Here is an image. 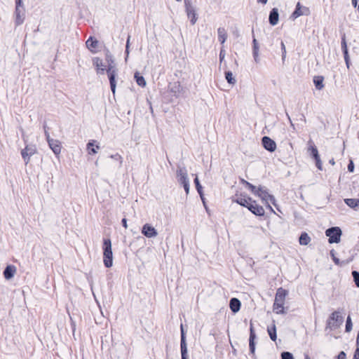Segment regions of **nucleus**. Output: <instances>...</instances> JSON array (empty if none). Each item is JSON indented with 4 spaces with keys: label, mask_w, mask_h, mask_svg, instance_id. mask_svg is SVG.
Instances as JSON below:
<instances>
[{
    "label": "nucleus",
    "mask_w": 359,
    "mask_h": 359,
    "mask_svg": "<svg viewBox=\"0 0 359 359\" xmlns=\"http://www.w3.org/2000/svg\"><path fill=\"white\" fill-rule=\"evenodd\" d=\"M287 294V291L283 289L282 287H280L277 290L275 301L273 305V310L277 314H283L285 313L283 305Z\"/></svg>",
    "instance_id": "obj_1"
},
{
    "label": "nucleus",
    "mask_w": 359,
    "mask_h": 359,
    "mask_svg": "<svg viewBox=\"0 0 359 359\" xmlns=\"http://www.w3.org/2000/svg\"><path fill=\"white\" fill-rule=\"evenodd\" d=\"M103 262L105 267L110 268L113 264V253L111 242L109 238H105L103 241Z\"/></svg>",
    "instance_id": "obj_2"
},
{
    "label": "nucleus",
    "mask_w": 359,
    "mask_h": 359,
    "mask_svg": "<svg viewBox=\"0 0 359 359\" xmlns=\"http://www.w3.org/2000/svg\"><path fill=\"white\" fill-rule=\"evenodd\" d=\"M177 177L178 182L183 186L186 194H188L189 193V180L185 167H177Z\"/></svg>",
    "instance_id": "obj_3"
},
{
    "label": "nucleus",
    "mask_w": 359,
    "mask_h": 359,
    "mask_svg": "<svg viewBox=\"0 0 359 359\" xmlns=\"http://www.w3.org/2000/svg\"><path fill=\"white\" fill-rule=\"evenodd\" d=\"M107 60H111V63L109 64L108 68L107 69V73L108 75V78L109 80L110 83V88L113 93V94L116 92V77L117 76V69L114 67V65H113V61L111 60V57L107 55Z\"/></svg>",
    "instance_id": "obj_4"
},
{
    "label": "nucleus",
    "mask_w": 359,
    "mask_h": 359,
    "mask_svg": "<svg viewBox=\"0 0 359 359\" xmlns=\"http://www.w3.org/2000/svg\"><path fill=\"white\" fill-rule=\"evenodd\" d=\"M341 234V229L338 226L330 227L325 231V235L329 237L330 243H339Z\"/></svg>",
    "instance_id": "obj_5"
},
{
    "label": "nucleus",
    "mask_w": 359,
    "mask_h": 359,
    "mask_svg": "<svg viewBox=\"0 0 359 359\" xmlns=\"http://www.w3.org/2000/svg\"><path fill=\"white\" fill-rule=\"evenodd\" d=\"M344 321L343 317L338 311H334L329 317L327 322V327L330 329H335L342 324Z\"/></svg>",
    "instance_id": "obj_6"
},
{
    "label": "nucleus",
    "mask_w": 359,
    "mask_h": 359,
    "mask_svg": "<svg viewBox=\"0 0 359 359\" xmlns=\"http://www.w3.org/2000/svg\"><path fill=\"white\" fill-rule=\"evenodd\" d=\"M15 23L16 26H19L22 25L25 20V8L23 7V4H20V5L15 4Z\"/></svg>",
    "instance_id": "obj_7"
},
{
    "label": "nucleus",
    "mask_w": 359,
    "mask_h": 359,
    "mask_svg": "<svg viewBox=\"0 0 359 359\" xmlns=\"http://www.w3.org/2000/svg\"><path fill=\"white\" fill-rule=\"evenodd\" d=\"M186 13L188 18H190L191 25H194L197 21L196 13L194 7L191 5L190 0H184Z\"/></svg>",
    "instance_id": "obj_8"
},
{
    "label": "nucleus",
    "mask_w": 359,
    "mask_h": 359,
    "mask_svg": "<svg viewBox=\"0 0 359 359\" xmlns=\"http://www.w3.org/2000/svg\"><path fill=\"white\" fill-rule=\"evenodd\" d=\"M310 10L308 7L303 6L301 5L299 2H298L296 5L295 10L291 15V18L293 19H296L302 15H309Z\"/></svg>",
    "instance_id": "obj_9"
},
{
    "label": "nucleus",
    "mask_w": 359,
    "mask_h": 359,
    "mask_svg": "<svg viewBox=\"0 0 359 359\" xmlns=\"http://www.w3.org/2000/svg\"><path fill=\"white\" fill-rule=\"evenodd\" d=\"M258 190L259 192L257 193L256 196L260 197L263 201H266V202L270 201L271 203L275 205V197L273 195L269 194L265 187H259Z\"/></svg>",
    "instance_id": "obj_10"
},
{
    "label": "nucleus",
    "mask_w": 359,
    "mask_h": 359,
    "mask_svg": "<svg viewBox=\"0 0 359 359\" xmlns=\"http://www.w3.org/2000/svg\"><path fill=\"white\" fill-rule=\"evenodd\" d=\"M169 90L172 94V95L176 97H179L183 95L184 93L183 87L178 81L170 83Z\"/></svg>",
    "instance_id": "obj_11"
},
{
    "label": "nucleus",
    "mask_w": 359,
    "mask_h": 359,
    "mask_svg": "<svg viewBox=\"0 0 359 359\" xmlns=\"http://www.w3.org/2000/svg\"><path fill=\"white\" fill-rule=\"evenodd\" d=\"M36 153V148L34 145H27L24 149L22 150V157L27 165L29 161V157Z\"/></svg>",
    "instance_id": "obj_12"
},
{
    "label": "nucleus",
    "mask_w": 359,
    "mask_h": 359,
    "mask_svg": "<svg viewBox=\"0 0 359 359\" xmlns=\"http://www.w3.org/2000/svg\"><path fill=\"white\" fill-rule=\"evenodd\" d=\"M142 233L147 238H154L158 235L156 229L149 224H145L142 226Z\"/></svg>",
    "instance_id": "obj_13"
},
{
    "label": "nucleus",
    "mask_w": 359,
    "mask_h": 359,
    "mask_svg": "<svg viewBox=\"0 0 359 359\" xmlns=\"http://www.w3.org/2000/svg\"><path fill=\"white\" fill-rule=\"evenodd\" d=\"M262 144L264 148L269 152H273L276 149L275 141L268 136H264L262 138Z\"/></svg>",
    "instance_id": "obj_14"
},
{
    "label": "nucleus",
    "mask_w": 359,
    "mask_h": 359,
    "mask_svg": "<svg viewBox=\"0 0 359 359\" xmlns=\"http://www.w3.org/2000/svg\"><path fill=\"white\" fill-rule=\"evenodd\" d=\"M256 339V334L253 328V325L250 323V337H249V348L250 351L252 354H255V340Z\"/></svg>",
    "instance_id": "obj_15"
},
{
    "label": "nucleus",
    "mask_w": 359,
    "mask_h": 359,
    "mask_svg": "<svg viewBox=\"0 0 359 359\" xmlns=\"http://www.w3.org/2000/svg\"><path fill=\"white\" fill-rule=\"evenodd\" d=\"M248 210L257 216H263L264 215V209L262 206L259 205L255 201H253L248 207Z\"/></svg>",
    "instance_id": "obj_16"
},
{
    "label": "nucleus",
    "mask_w": 359,
    "mask_h": 359,
    "mask_svg": "<svg viewBox=\"0 0 359 359\" xmlns=\"http://www.w3.org/2000/svg\"><path fill=\"white\" fill-rule=\"evenodd\" d=\"M48 146L55 155H59L61 151V143L59 140L51 139L48 141Z\"/></svg>",
    "instance_id": "obj_17"
},
{
    "label": "nucleus",
    "mask_w": 359,
    "mask_h": 359,
    "mask_svg": "<svg viewBox=\"0 0 359 359\" xmlns=\"http://www.w3.org/2000/svg\"><path fill=\"white\" fill-rule=\"evenodd\" d=\"M279 20V13L278 10L276 8H272V10L270 11L269 16V23L274 26L277 25Z\"/></svg>",
    "instance_id": "obj_18"
},
{
    "label": "nucleus",
    "mask_w": 359,
    "mask_h": 359,
    "mask_svg": "<svg viewBox=\"0 0 359 359\" xmlns=\"http://www.w3.org/2000/svg\"><path fill=\"white\" fill-rule=\"evenodd\" d=\"M15 273L16 267L13 265H8L3 272L4 276L6 280L11 279Z\"/></svg>",
    "instance_id": "obj_19"
},
{
    "label": "nucleus",
    "mask_w": 359,
    "mask_h": 359,
    "mask_svg": "<svg viewBox=\"0 0 359 359\" xmlns=\"http://www.w3.org/2000/svg\"><path fill=\"white\" fill-rule=\"evenodd\" d=\"M241 303L237 298H231L229 302V307L234 313H237L241 309Z\"/></svg>",
    "instance_id": "obj_20"
},
{
    "label": "nucleus",
    "mask_w": 359,
    "mask_h": 359,
    "mask_svg": "<svg viewBox=\"0 0 359 359\" xmlns=\"http://www.w3.org/2000/svg\"><path fill=\"white\" fill-rule=\"evenodd\" d=\"M236 203H238L239 205L243 206V207H245L248 209V207L251 205V203H252L253 200L250 198V197H245V196H241L240 197H238L237 199H236Z\"/></svg>",
    "instance_id": "obj_21"
},
{
    "label": "nucleus",
    "mask_w": 359,
    "mask_h": 359,
    "mask_svg": "<svg viewBox=\"0 0 359 359\" xmlns=\"http://www.w3.org/2000/svg\"><path fill=\"white\" fill-rule=\"evenodd\" d=\"M194 184H195V186H196V189L198 194L200 195V197H201V200L203 201V203L205 208H206V205H205V198H204L203 192V187H202L201 184H200L199 180H198L197 176L194 179Z\"/></svg>",
    "instance_id": "obj_22"
},
{
    "label": "nucleus",
    "mask_w": 359,
    "mask_h": 359,
    "mask_svg": "<svg viewBox=\"0 0 359 359\" xmlns=\"http://www.w3.org/2000/svg\"><path fill=\"white\" fill-rule=\"evenodd\" d=\"M93 65L97 68V74H104V72L105 71V69L103 68L104 65H103V63H102V60L101 59H100L99 57H95L93 59Z\"/></svg>",
    "instance_id": "obj_23"
},
{
    "label": "nucleus",
    "mask_w": 359,
    "mask_h": 359,
    "mask_svg": "<svg viewBox=\"0 0 359 359\" xmlns=\"http://www.w3.org/2000/svg\"><path fill=\"white\" fill-rule=\"evenodd\" d=\"M87 48L93 52V50L97 48L98 45V41L93 36H90L86 42Z\"/></svg>",
    "instance_id": "obj_24"
},
{
    "label": "nucleus",
    "mask_w": 359,
    "mask_h": 359,
    "mask_svg": "<svg viewBox=\"0 0 359 359\" xmlns=\"http://www.w3.org/2000/svg\"><path fill=\"white\" fill-rule=\"evenodd\" d=\"M218 40L221 44H224L227 39V32L224 27H219L217 29Z\"/></svg>",
    "instance_id": "obj_25"
},
{
    "label": "nucleus",
    "mask_w": 359,
    "mask_h": 359,
    "mask_svg": "<svg viewBox=\"0 0 359 359\" xmlns=\"http://www.w3.org/2000/svg\"><path fill=\"white\" fill-rule=\"evenodd\" d=\"M324 78L322 76H316L313 78L314 85L318 90H322L324 88Z\"/></svg>",
    "instance_id": "obj_26"
},
{
    "label": "nucleus",
    "mask_w": 359,
    "mask_h": 359,
    "mask_svg": "<svg viewBox=\"0 0 359 359\" xmlns=\"http://www.w3.org/2000/svg\"><path fill=\"white\" fill-rule=\"evenodd\" d=\"M182 359H188V349L187 341H180Z\"/></svg>",
    "instance_id": "obj_27"
},
{
    "label": "nucleus",
    "mask_w": 359,
    "mask_h": 359,
    "mask_svg": "<svg viewBox=\"0 0 359 359\" xmlns=\"http://www.w3.org/2000/svg\"><path fill=\"white\" fill-rule=\"evenodd\" d=\"M345 203L351 208H356L359 207V198H346L344 199Z\"/></svg>",
    "instance_id": "obj_28"
},
{
    "label": "nucleus",
    "mask_w": 359,
    "mask_h": 359,
    "mask_svg": "<svg viewBox=\"0 0 359 359\" xmlns=\"http://www.w3.org/2000/svg\"><path fill=\"white\" fill-rule=\"evenodd\" d=\"M311 241V238L306 232H302L299 238V244L302 245H306Z\"/></svg>",
    "instance_id": "obj_29"
},
{
    "label": "nucleus",
    "mask_w": 359,
    "mask_h": 359,
    "mask_svg": "<svg viewBox=\"0 0 359 359\" xmlns=\"http://www.w3.org/2000/svg\"><path fill=\"white\" fill-rule=\"evenodd\" d=\"M268 334L270 337V339L275 341L277 339V334H276V327L274 323H273L272 326L268 327L267 328Z\"/></svg>",
    "instance_id": "obj_30"
},
{
    "label": "nucleus",
    "mask_w": 359,
    "mask_h": 359,
    "mask_svg": "<svg viewBox=\"0 0 359 359\" xmlns=\"http://www.w3.org/2000/svg\"><path fill=\"white\" fill-rule=\"evenodd\" d=\"M134 78L137 82V83L142 87H144L146 86V81L144 78L140 74L139 72H135L134 75Z\"/></svg>",
    "instance_id": "obj_31"
},
{
    "label": "nucleus",
    "mask_w": 359,
    "mask_h": 359,
    "mask_svg": "<svg viewBox=\"0 0 359 359\" xmlns=\"http://www.w3.org/2000/svg\"><path fill=\"white\" fill-rule=\"evenodd\" d=\"M341 50H342V52L344 54V57L349 55L348 51V48H347V43H346V41L345 34H344L341 36Z\"/></svg>",
    "instance_id": "obj_32"
},
{
    "label": "nucleus",
    "mask_w": 359,
    "mask_h": 359,
    "mask_svg": "<svg viewBox=\"0 0 359 359\" xmlns=\"http://www.w3.org/2000/svg\"><path fill=\"white\" fill-rule=\"evenodd\" d=\"M94 142L95 141L89 142L87 144V149L88 151L89 154H96L97 149H100V147L98 145H96V147H94Z\"/></svg>",
    "instance_id": "obj_33"
},
{
    "label": "nucleus",
    "mask_w": 359,
    "mask_h": 359,
    "mask_svg": "<svg viewBox=\"0 0 359 359\" xmlns=\"http://www.w3.org/2000/svg\"><path fill=\"white\" fill-rule=\"evenodd\" d=\"M225 79L230 84H234L236 81L235 78L233 76L232 72L230 71L225 72Z\"/></svg>",
    "instance_id": "obj_34"
},
{
    "label": "nucleus",
    "mask_w": 359,
    "mask_h": 359,
    "mask_svg": "<svg viewBox=\"0 0 359 359\" xmlns=\"http://www.w3.org/2000/svg\"><path fill=\"white\" fill-rule=\"evenodd\" d=\"M309 151H310L311 156L312 158H313L314 159L316 158L320 157L319 154H318V149H317L316 146L311 145L309 147Z\"/></svg>",
    "instance_id": "obj_35"
},
{
    "label": "nucleus",
    "mask_w": 359,
    "mask_h": 359,
    "mask_svg": "<svg viewBox=\"0 0 359 359\" xmlns=\"http://www.w3.org/2000/svg\"><path fill=\"white\" fill-rule=\"evenodd\" d=\"M352 276L355 285L359 287V272L357 271H352Z\"/></svg>",
    "instance_id": "obj_36"
},
{
    "label": "nucleus",
    "mask_w": 359,
    "mask_h": 359,
    "mask_svg": "<svg viewBox=\"0 0 359 359\" xmlns=\"http://www.w3.org/2000/svg\"><path fill=\"white\" fill-rule=\"evenodd\" d=\"M352 322L350 316H348L346 322V332H349L352 330Z\"/></svg>",
    "instance_id": "obj_37"
},
{
    "label": "nucleus",
    "mask_w": 359,
    "mask_h": 359,
    "mask_svg": "<svg viewBox=\"0 0 359 359\" xmlns=\"http://www.w3.org/2000/svg\"><path fill=\"white\" fill-rule=\"evenodd\" d=\"M281 359H294V357L291 353L284 351L281 353Z\"/></svg>",
    "instance_id": "obj_38"
},
{
    "label": "nucleus",
    "mask_w": 359,
    "mask_h": 359,
    "mask_svg": "<svg viewBox=\"0 0 359 359\" xmlns=\"http://www.w3.org/2000/svg\"><path fill=\"white\" fill-rule=\"evenodd\" d=\"M247 188H248L255 195L259 192L258 188L252 184L251 183H247Z\"/></svg>",
    "instance_id": "obj_39"
},
{
    "label": "nucleus",
    "mask_w": 359,
    "mask_h": 359,
    "mask_svg": "<svg viewBox=\"0 0 359 359\" xmlns=\"http://www.w3.org/2000/svg\"><path fill=\"white\" fill-rule=\"evenodd\" d=\"M330 255H331V257H332V260H333V262H334V264H337V265H340V261H339V259L337 257H336V256L334 255V250H331V251H330Z\"/></svg>",
    "instance_id": "obj_40"
},
{
    "label": "nucleus",
    "mask_w": 359,
    "mask_h": 359,
    "mask_svg": "<svg viewBox=\"0 0 359 359\" xmlns=\"http://www.w3.org/2000/svg\"><path fill=\"white\" fill-rule=\"evenodd\" d=\"M280 46H281V50H282V60H283V61H284L285 59V57H286V48H285V46L283 41H281Z\"/></svg>",
    "instance_id": "obj_41"
},
{
    "label": "nucleus",
    "mask_w": 359,
    "mask_h": 359,
    "mask_svg": "<svg viewBox=\"0 0 359 359\" xmlns=\"http://www.w3.org/2000/svg\"><path fill=\"white\" fill-rule=\"evenodd\" d=\"M110 158H111L116 161H118L120 165H121L123 161H122V157L121 155H119L118 154H116L114 155H111Z\"/></svg>",
    "instance_id": "obj_42"
},
{
    "label": "nucleus",
    "mask_w": 359,
    "mask_h": 359,
    "mask_svg": "<svg viewBox=\"0 0 359 359\" xmlns=\"http://www.w3.org/2000/svg\"><path fill=\"white\" fill-rule=\"evenodd\" d=\"M315 161H316V167L320 170H322L323 169V165H322V162H321V160L320 158V157L318 158H316L314 159Z\"/></svg>",
    "instance_id": "obj_43"
},
{
    "label": "nucleus",
    "mask_w": 359,
    "mask_h": 359,
    "mask_svg": "<svg viewBox=\"0 0 359 359\" xmlns=\"http://www.w3.org/2000/svg\"><path fill=\"white\" fill-rule=\"evenodd\" d=\"M130 39V36H128V39H127V41H126V60H127V57H128V54H129Z\"/></svg>",
    "instance_id": "obj_44"
},
{
    "label": "nucleus",
    "mask_w": 359,
    "mask_h": 359,
    "mask_svg": "<svg viewBox=\"0 0 359 359\" xmlns=\"http://www.w3.org/2000/svg\"><path fill=\"white\" fill-rule=\"evenodd\" d=\"M225 55H226V51L224 49V48L222 47L220 50V52H219V61L220 62H222L224 57H225Z\"/></svg>",
    "instance_id": "obj_45"
},
{
    "label": "nucleus",
    "mask_w": 359,
    "mask_h": 359,
    "mask_svg": "<svg viewBox=\"0 0 359 359\" xmlns=\"http://www.w3.org/2000/svg\"><path fill=\"white\" fill-rule=\"evenodd\" d=\"M43 128H44V134H45V136H46V139L47 140V142L49 140H51L52 138L50 137V134L48 131V128L46 126V125H44L43 126Z\"/></svg>",
    "instance_id": "obj_46"
},
{
    "label": "nucleus",
    "mask_w": 359,
    "mask_h": 359,
    "mask_svg": "<svg viewBox=\"0 0 359 359\" xmlns=\"http://www.w3.org/2000/svg\"><path fill=\"white\" fill-rule=\"evenodd\" d=\"M348 170L350 172H353L354 171V163L353 161H350L349 163L348 164Z\"/></svg>",
    "instance_id": "obj_47"
},
{
    "label": "nucleus",
    "mask_w": 359,
    "mask_h": 359,
    "mask_svg": "<svg viewBox=\"0 0 359 359\" xmlns=\"http://www.w3.org/2000/svg\"><path fill=\"white\" fill-rule=\"evenodd\" d=\"M252 43H253V50L259 51L258 43L257 41V39L255 37L253 38Z\"/></svg>",
    "instance_id": "obj_48"
},
{
    "label": "nucleus",
    "mask_w": 359,
    "mask_h": 359,
    "mask_svg": "<svg viewBox=\"0 0 359 359\" xmlns=\"http://www.w3.org/2000/svg\"><path fill=\"white\" fill-rule=\"evenodd\" d=\"M186 341V335L183 328V325H181V341Z\"/></svg>",
    "instance_id": "obj_49"
},
{
    "label": "nucleus",
    "mask_w": 359,
    "mask_h": 359,
    "mask_svg": "<svg viewBox=\"0 0 359 359\" xmlns=\"http://www.w3.org/2000/svg\"><path fill=\"white\" fill-rule=\"evenodd\" d=\"M346 355L344 351H341L337 356V359H346Z\"/></svg>",
    "instance_id": "obj_50"
},
{
    "label": "nucleus",
    "mask_w": 359,
    "mask_h": 359,
    "mask_svg": "<svg viewBox=\"0 0 359 359\" xmlns=\"http://www.w3.org/2000/svg\"><path fill=\"white\" fill-rule=\"evenodd\" d=\"M252 53H253V57H254L255 60L256 62H258V60H259V51L253 50Z\"/></svg>",
    "instance_id": "obj_51"
},
{
    "label": "nucleus",
    "mask_w": 359,
    "mask_h": 359,
    "mask_svg": "<svg viewBox=\"0 0 359 359\" xmlns=\"http://www.w3.org/2000/svg\"><path fill=\"white\" fill-rule=\"evenodd\" d=\"M344 60H345V62H346V67L348 68H349L350 67V58H349V55L348 56H344Z\"/></svg>",
    "instance_id": "obj_52"
},
{
    "label": "nucleus",
    "mask_w": 359,
    "mask_h": 359,
    "mask_svg": "<svg viewBox=\"0 0 359 359\" xmlns=\"http://www.w3.org/2000/svg\"><path fill=\"white\" fill-rule=\"evenodd\" d=\"M353 359H359V349H355Z\"/></svg>",
    "instance_id": "obj_53"
},
{
    "label": "nucleus",
    "mask_w": 359,
    "mask_h": 359,
    "mask_svg": "<svg viewBox=\"0 0 359 359\" xmlns=\"http://www.w3.org/2000/svg\"><path fill=\"white\" fill-rule=\"evenodd\" d=\"M286 115H287V118H288V120H289V121H290V126H291V127L294 130V129H295V128H294V124H293V123H292V120H291V118H290V116H289V114H288L287 113H286Z\"/></svg>",
    "instance_id": "obj_54"
},
{
    "label": "nucleus",
    "mask_w": 359,
    "mask_h": 359,
    "mask_svg": "<svg viewBox=\"0 0 359 359\" xmlns=\"http://www.w3.org/2000/svg\"><path fill=\"white\" fill-rule=\"evenodd\" d=\"M121 222H122L123 226L126 229H127V227H128V224H127V219H126V218H123V219H122Z\"/></svg>",
    "instance_id": "obj_55"
},
{
    "label": "nucleus",
    "mask_w": 359,
    "mask_h": 359,
    "mask_svg": "<svg viewBox=\"0 0 359 359\" xmlns=\"http://www.w3.org/2000/svg\"><path fill=\"white\" fill-rule=\"evenodd\" d=\"M356 345H357L356 349H359V331H358L357 338H356Z\"/></svg>",
    "instance_id": "obj_56"
},
{
    "label": "nucleus",
    "mask_w": 359,
    "mask_h": 359,
    "mask_svg": "<svg viewBox=\"0 0 359 359\" xmlns=\"http://www.w3.org/2000/svg\"><path fill=\"white\" fill-rule=\"evenodd\" d=\"M241 183H242L243 185H245V187H247V183H249L248 181H246V180H243V179H241Z\"/></svg>",
    "instance_id": "obj_57"
},
{
    "label": "nucleus",
    "mask_w": 359,
    "mask_h": 359,
    "mask_svg": "<svg viewBox=\"0 0 359 359\" xmlns=\"http://www.w3.org/2000/svg\"><path fill=\"white\" fill-rule=\"evenodd\" d=\"M352 1V4L354 7H356L357 6V4H358V1L357 0H351Z\"/></svg>",
    "instance_id": "obj_58"
},
{
    "label": "nucleus",
    "mask_w": 359,
    "mask_h": 359,
    "mask_svg": "<svg viewBox=\"0 0 359 359\" xmlns=\"http://www.w3.org/2000/svg\"><path fill=\"white\" fill-rule=\"evenodd\" d=\"M258 2L266 4L268 0H257Z\"/></svg>",
    "instance_id": "obj_59"
},
{
    "label": "nucleus",
    "mask_w": 359,
    "mask_h": 359,
    "mask_svg": "<svg viewBox=\"0 0 359 359\" xmlns=\"http://www.w3.org/2000/svg\"><path fill=\"white\" fill-rule=\"evenodd\" d=\"M15 4L20 5L22 4V0H15Z\"/></svg>",
    "instance_id": "obj_60"
},
{
    "label": "nucleus",
    "mask_w": 359,
    "mask_h": 359,
    "mask_svg": "<svg viewBox=\"0 0 359 359\" xmlns=\"http://www.w3.org/2000/svg\"><path fill=\"white\" fill-rule=\"evenodd\" d=\"M301 120H302V121H304V123L306 122V118H305L304 115L302 114Z\"/></svg>",
    "instance_id": "obj_61"
},
{
    "label": "nucleus",
    "mask_w": 359,
    "mask_h": 359,
    "mask_svg": "<svg viewBox=\"0 0 359 359\" xmlns=\"http://www.w3.org/2000/svg\"><path fill=\"white\" fill-rule=\"evenodd\" d=\"M330 163L332 164V165H334L335 162H334L333 158L330 160Z\"/></svg>",
    "instance_id": "obj_62"
},
{
    "label": "nucleus",
    "mask_w": 359,
    "mask_h": 359,
    "mask_svg": "<svg viewBox=\"0 0 359 359\" xmlns=\"http://www.w3.org/2000/svg\"><path fill=\"white\" fill-rule=\"evenodd\" d=\"M305 359H311L310 357L309 356V355L306 354L305 355Z\"/></svg>",
    "instance_id": "obj_63"
},
{
    "label": "nucleus",
    "mask_w": 359,
    "mask_h": 359,
    "mask_svg": "<svg viewBox=\"0 0 359 359\" xmlns=\"http://www.w3.org/2000/svg\"><path fill=\"white\" fill-rule=\"evenodd\" d=\"M177 1H181L182 0H176Z\"/></svg>",
    "instance_id": "obj_64"
}]
</instances>
